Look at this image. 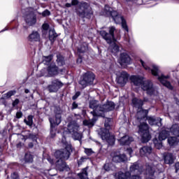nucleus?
<instances>
[{
  "label": "nucleus",
  "mask_w": 179,
  "mask_h": 179,
  "mask_svg": "<svg viewBox=\"0 0 179 179\" xmlns=\"http://www.w3.org/2000/svg\"><path fill=\"white\" fill-rule=\"evenodd\" d=\"M134 138L130 137L129 136H124L120 139L118 140L120 145L124 146L125 145H129L131 142H133Z\"/></svg>",
  "instance_id": "obj_27"
},
{
  "label": "nucleus",
  "mask_w": 179,
  "mask_h": 179,
  "mask_svg": "<svg viewBox=\"0 0 179 179\" xmlns=\"http://www.w3.org/2000/svg\"><path fill=\"white\" fill-rule=\"evenodd\" d=\"M179 140L177 137H169L168 143L171 146H177L178 145Z\"/></svg>",
  "instance_id": "obj_29"
},
{
  "label": "nucleus",
  "mask_w": 179,
  "mask_h": 179,
  "mask_svg": "<svg viewBox=\"0 0 179 179\" xmlns=\"http://www.w3.org/2000/svg\"><path fill=\"white\" fill-rule=\"evenodd\" d=\"M130 80L134 86H141V89L147 92L148 94L150 96L155 94L156 90L153 87V83L151 81L145 80L143 77L139 76H131Z\"/></svg>",
  "instance_id": "obj_4"
},
{
  "label": "nucleus",
  "mask_w": 179,
  "mask_h": 179,
  "mask_svg": "<svg viewBox=\"0 0 179 179\" xmlns=\"http://www.w3.org/2000/svg\"><path fill=\"white\" fill-rule=\"evenodd\" d=\"M140 155L141 156H145L148 157L150 162H153L155 165H157V160L158 157L156 156V154L152 152V148L149 146H144L140 149Z\"/></svg>",
  "instance_id": "obj_14"
},
{
  "label": "nucleus",
  "mask_w": 179,
  "mask_h": 179,
  "mask_svg": "<svg viewBox=\"0 0 179 179\" xmlns=\"http://www.w3.org/2000/svg\"><path fill=\"white\" fill-rule=\"evenodd\" d=\"M24 93H26L27 94L28 93H30V90L29 89H25Z\"/></svg>",
  "instance_id": "obj_57"
},
{
  "label": "nucleus",
  "mask_w": 179,
  "mask_h": 179,
  "mask_svg": "<svg viewBox=\"0 0 179 179\" xmlns=\"http://www.w3.org/2000/svg\"><path fill=\"white\" fill-rule=\"evenodd\" d=\"M50 15H51V12H50V10H45L42 13V16H43L44 17H45V16H50Z\"/></svg>",
  "instance_id": "obj_41"
},
{
  "label": "nucleus",
  "mask_w": 179,
  "mask_h": 179,
  "mask_svg": "<svg viewBox=\"0 0 179 179\" xmlns=\"http://www.w3.org/2000/svg\"><path fill=\"white\" fill-rule=\"evenodd\" d=\"M85 160H87V157H81L80 159L78 161V164H82L83 162H85Z\"/></svg>",
  "instance_id": "obj_44"
},
{
  "label": "nucleus",
  "mask_w": 179,
  "mask_h": 179,
  "mask_svg": "<svg viewBox=\"0 0 179 179\" xmlns=\"http://www.w3.org/2000/svg\"><path fill=\"white\" fill-rule=\"evenodd\" d=\"M78 3H79V1L78 0H72L71 1V5H73V6H75V5H78Z\"/></svg>",
  "instance_id": "obj_49"
},
{
  "label": "nucleus",
  "mask_w": 179,
  "mask_h": 179,
  "mask_svg": "<svg viewBox=\"0 0 179 179\" xmlns=\"http://www.w3.org/2000/svg\"><path fill=\"white\" fill-rule=\"evenodd\" d=\"M85 153L88 156H92V154L94 153V152L91 148H85Z\"/></svg>",
  "instance_id": "obj_40"
},
{
  "label": "nucleus",
  "mask_w": 179,
  "mask_h": 179,
  "mask_svg": "<svg viewBox=\"0 0 179 179\" xmlns=\"http://www.w3.org/2000/svg\"><path fill=\"white\" fill-rule=\"evenodd\" d=\"M105 16H108L109 17H112L116 24H119L121 23L122 28L128 32V26L127 25V21L121 16V15L118 14V13L114 10H113L110 6H105V8L103 12L101 13Z\"/></svg>",
  "instance_id": "obj_5"
},
{
  "label": "nucleus",
  "mask_w": 179,
  "mask_h": 179,
  "mask_svg": "<svg viewBox=\"0 0 179 179\" xmlns=\"http://www.w3.org/2000/svg\"><path fill=\"white\" fill-rule=\"evenodd\" d=\"M78 176L80 179H89V177L87 176V168L83 169Z\"/></svg>",
  "instance_id": "obj_30"
},
{
  "label": "nucleus",
  "mask_w": 179,
  "mask_h": 179,
  "mask_svg": "<svg viewBox=\"0 0 179 179\" xmlns=\"http://www.w3.org/2000/svg\"><path fill=\"white\" fill-rule=\"evenodd\" d=\"M157 166V167H160V169H162V167H163V166L162 164H158Z\"/></svg>",
  "instance_id": "obj_59"
},
{
  "label": "nucleus",
  "mask_w": 179,
  "mask_h": 179,
  "mask_svg": "<svg viewBox=\"0 0 179 179\" xmlns=\"http://www.w3.org/2000/svg\"><path fill=\"white\" fill-rule=\"evenodd\" d=\"M138 121H142V120H148L150 125H157V127H162V119L160 117H148L143 118L137 119Z\"/></svg>",
  "instance_id": "obj_21"
},
{
  "label": "nucleus",
  "mask_w": 179,
  "mask_h": 179,
  "mask_svg": "<svg viewBox=\"0 0 179 179\" xmlns=\"http://www.w3.org/2000/svg\"><path fill=\"white\" fill-rule=\"evenodd\" d=\"M22 115H23V114L22 113V112H17L16 113L17 118H22Z\"/></svg>",
  "instance_id": "obj_48"
},
{
  "label": "nucleus",
  "mask_w": 179,
  "mask_h": 179,
  "mask_svg": "<svg viewBox=\"0 0 179 179\" xmlns=\"http://www.w3.org/2000/svg\"><path fill=\"white\" fill-rule=\"evenodd\" d=\"M58 35L55 33V30L54 29H50L49 30V39L50 41H54V39L57 38V36Z\"/></svg>",
  "instance_id": "obj_33"
},
{
  "label": "nucleus",
  "mask_w": 179,
  "mask_h": 179,
  "mask_svg": "<svg viewBox=\"0 0 179 179\" xmlns=\"http://www.w3.org/2000/svg\"><path fill=\"white\" fill-rule=\"evenodd\" d=\"M162 140H158L157 138H155L153 140L155 146L157 149H162V148H163V144H162Z\"/></svg>",
  "instance_id": "obj_34"
},
{
  "label": "nucleus",
  "mask_w": 179,
  "mask_h": 179,
  "mask_svg": "<svg viewBox=\"0 0 179 179\" xmlns=\"http://www.w3.org/2000/svg\"><path fill=\"white\" fill-rule=\"evenodd\" d=\"M58 73V67L55 64L52 63L47 69H43L41 71L40 76H55Z\"/></svg>",
  "instance_id": "obj_17"
},
{
  "label": "nucleus",
  "mask_w": 179,
  "mask_h": 179,
  "mask_svg": "<svg viewBox=\"0 0 179 179\" xmlns=\"http://www.w3.org/2000/svg\"><path fill=\"white\" fill-rule=\"evenodd\" d=\"M68 131L75 141H80L82 139V133H79V124L75 121H72L68 124Z\"/></svg>",
  "instance_id": "obj_13"
},
{
  "label": "nucleus",
  "mask_w": 179,
  "mask_h": 179,
  "mask_svg": "<svg viewBox=\"0 0 179 179\" xmlns=\"http://www.w3.org/2000/svg\"><path fill=\"white\" fill-rule=\"evenodd\" d=\"M77 64H82V57H79L77 59Z\"/></svg>",
  "instance_id": "obj_55"
},
{
  "label": "nucleus",
  "mask_w": 179,
  "mask_h": 179,
  "mask_svg": "<svg viewBox=\"0 0 179 179\" xmlns=\"http://www.w3.org/2000/svg\"><path fill=\"white\" fill-rule=\"evenodd\" d=\"M132 62V60L131 59V57H129V55H127V52H123L120 54V57L119 59V64L124 66V65H129Z\"/></svg>",
  "instance_id": "obj_22"
},
{
  "label": "nucleus",
  "mask_w": 179,
  "mask_h": 179,
  "mask_svg": "<svg viewBox=\"0 0 179 179\" xmlns=\"http://www.w3.org/2000/svg\"><path fill=\"white\" fill-rule=\"evenodd\" d=\"M175 167H176V173H178V170H179V162H177V163L175 164Z\"/></svg>",
  "instance_id": "obj_51"
},
{
  "label": "nucleus",
  "mask_w": 179,
  "mask_h": 179,
  "mask_svg": "<svg viewBox=\"0 0 179 179\" xmlns=\"http://www.w3.org/2000/svg\"><path fill=\"white\" fill-rule=\"evenodd\" d=\"M163 157L166 164H173V163H174V160H176L174 155L170 152H164L163 154Z\"/></svg>",
  "instance_id": "obj_26"
},
{
  "label": "nucleus",
  "mask_w": 179,
  "mask_h": 179,
  "mask_svg": "<svg viewBox=\"0 0 179 179\" xmlns=\"http://www.w3.org/2000/svg\"><path fill=\"white\" fill-rule=\"evenodd\" d=\"M99 135L101 136L102 141H106V142L110 146H113L115 143V137L113 135L110 134L108 129H100L98 131Z\"/></svg>",
  "instance_id": "obj_15"
},
{
  "label": "nucleus",
  "mask_w": 179,
  "mask_h": 179,
  "mask_svg": "<svg viewBox=\"0 0 179 179\" xmlns=\"http://www.w3.org/2000/svg\"><path fill=\"white\" fill-rule=\"evenodd\" d=\"M94 73L92 72H87L83 76V78L80 80V85L83 87H86L89 86V85H93V82H94Z\"/></svg>",
  "instance_id": "obj_18"
},
{
  "label": "nucleus",
  "mask_w": 179,
  "mask_h": 179,
  "mask_svg": "<svg viewBox=\"0 0 179 179\" xmlns=\"http://www.w3.org/2000/svg\"><path fill=\"white\" fill-rule=\"evenodd\" d=\"M127 34H125V38H127Z\"/></svg>",
  "instance_id": "obj_62"
},
{
  "label": "nucleus",
  "mask_w": 179,
  "mask_h": 179,
  "mask_svg": "<svg viewBox=\"0 0 179 179\" xmlns=\"http://www.w3.org/2000/svg\"><path fill=\"white\" fill-rule=\"evenodd\" d=\"M16 94V91L11 90L7 92L6 94H4L3 95V99H9L10 97H12V96H15Z\"/></svg>",
  "instance_id": "obj_37"
},
{
  "label": "nucleus",
  "mask_w": 179,
  "mask_h": 179,
  "mask_svg": "<svg viewBox=\"0 0 179 179\" xmlns=\"http://www.w3.org/2000/svg\"><path fill=\"white\" fill-rule=\"evenodd\" d=\"M140 62L145 71L148 72H151L152 75L154 76H158L157 79L160 83L163 85V86H165V87H167V89H169V90H173V85L170 83V82L167 81V79H169V76H165L163 74L159 76V73H160V67L159 66L153 64L152 66V69H150V67L146 65V63H145L144 61L140 60Z\"/></svg>",
  "instance_id": "obj_2"
},
{
  "label": "nucleus",
  "mask_w": 179,
  "mask_h": 179,
  "mask_svg": "<svg viewBox=\"0 0 179 179\" xmlns=\"http://www.w3.org/2000/svg\"><path fill=\"white\" fill-rule=\"evenodd\" d=\"M71 152H72L71 145H67L64 149L55 152V156L56 159H59V160L56 162V167L59 170V171H64V170L69 169V168L66 166V163H65L64 160H68L69 159Z\"/></svg>",
  "instance_id": "obj_3"
},
{
  "label": "nucleus",
  "mask_w": 179,
  "mask_h": 179,
  "mask_svg": "<svg viewBox=\"0 0 179 179\" xmlns=\"http://www.w3.org/2000/svg\"><path fill=\"white\" fill-rule=\"evenodd\" d=\"M103 169L106 171H110L114 169V166L112 164H105Z\"/></svg>",
  "instance_id": "obj_39"
},
{
  "label": "nucleus",
  "mask_w": 179,
  "mask_h": 179,
  "mask_svg": "<svg viewBox=\"0 0 179 179\" xmlns=\"http://www.w3.org/2000/svg\"><path fill=\"white\" fill-rule=\"evenodd\" d=\"M31 97L33 99V94L31 95Z\"/></svg>",
  "instance_id": "obj_63"
},
{
  "label": "nucleus",
  "mask_w": 179,
  "mask_h": 179,
  "mask_svg": "<svg viewBox=\"0 0 179 179\" xmlns=\"http://www.w3.org/2000/svg\"><path fill=\"white\" fill-rule=\"evenodd\" d=\"M6 30H8V29H3L1 31H6Z\"/></svg>",
  "instance_id": "obj_61"
},
{
  "label": "nucleus",
  "mask_w": 179,
  "mask_h": 179,
  "mask_svg": "<svg viewBox=\"0 0 179 179\" xmlns=\"http://www.w3.org/2000/svg\"><path fill=\"white\" fill-rule=\"evenodd\" d=\"M24 122L27 124V125H29V127H31L33 125V116L32 115H29L27 119L24 120Z\"/></svg>",
  "instance_id": "obj_36"
},
{
  "label": "nucleus",
  "mask_w": 179,
  "mask_h": 179,
  "mask_svg": "<svg viewBox=\"0 0 179 179\" xmlns=\"http://www.w3.org/2000/svg\"><path fill=\"white\" fill-rule=\"evenodd\" d=\"M72 108L75 109V108H78V103H76V102H73L72 104Z\"/></svg>",
  "instance_id": "obj_52"
},
{
  "label": "nucleus",
  "mask_w": 179,
  "mask_h": 179,
  "mask_svg": "<svg viewBox=\"0 0 179 179\" xmlns=\"http://www.w3.org/2000/svg\"><path fill=\"white\" fill-rule=\"evenodd\" d=\"M19 99H16L13 102V107H15V106H17V104H19Z\"/></svg>",
  "instance_id": "obj_47"
},
{
  "label": "nucleus",
  "mask_w": 179,
  "mask_h": 179,
  "mask_svg": "<svg viewBox=\"0 0 179 179\" xmlns=\"http://www.w3.org/2000/svg\"><path fill=\"white\" fill-rule=\"evenodd\" d=\"M60 87H62V83L58 80H52V84L48 86V89L50 93L58 92Z\"/></svg>",
  "instance_id": "obj_20"
},
{
  "label": "nucleus",
  "mask_w": 179,
  "mask_h": 179,
  "mask_svg": "<svg viewBox=\"0 0 179 179\" xmlns=\"http://www.w3.org/2000/svg\"><path fill=\"white\" fill-rule=\"evenodd\" d=\"M11 178H13V179H19V176L17 175V173H13L11 175Z\"/></svg>",
  "instance_id": "obj_45"
},
{
  "label": "nucleus",
  "mask_w": 179,
  "mask_h": 179,
  "mask_svg": "<svg viewBox=\"0 0 179 179\" xmlns=\"http://www.w3.org/2000/svg\"><path fill=\"white\" fill-rule=\"evenodd\" d=\"M62 114V110L61 108H58L57 110L55 111V117H50L49 121L50 122V136L51 138H55V135H57V131L54 130V128L57 127V125H59L61 124V115Z\"/></svg>",
  "instance_id": "obj_9"
},
{
  "label": "nucleus",
  "mask_w": 179,
  "mask_h": 179,
  "mask_svg": "<svg viewBox=\"0 0 179 179\" xmlns=\"http://www.w3.org/2000/svg\"><path fill=\"white\" fill-rule=\"evenodd\" d=\"M34 145L33 143H29V148H33Z\"/></svg>",
  "instance_id": "obj_58"
},
{
  "label": "nucleus",
  "mask_w": 179,
  "mask_h": 179,
  "mask_svg": "<svg viewBox=\"0 0 179 179\" xmlns=\"http://www.w3.org/2000/svg\"><path fill=\"white\" fill-rule=\"evenodd\" d=\"M48 161L49 162V163H50V164H54V160L51 159V157H48Z\"/></svg>",
  "instance_id": "obj_53"
},
{
  "label": "nucleus",
  "mask_w": 179,
  "mask_h": 179,
  "mask_svg": "<svg viewBox=\"0 0 179 179\" xmlns=\"http://www.w3.org/2000/svg\"><path fill=\"white\" fill-rule=\"evenodd\" d=\"M138 134L141 136V141L143 143H146V142H149L150 138V134L149 133V126L148 124L145 122H141L138 126Z\"/></svg>",
  "instance_id": "obj_12"
},
{
  "label": "nucleus",
  "mask_w": 179,
  "mask_h": 179,
  "mask_svg": "<svg viewBox=\"0 0 179 179\" xmlns=\"http://www.w3.org/2000/svg\"><path fill=\"white\" fill-rule=\"evenodd\" d=\"M115 177L116 179H141V177L136 175H133L131 176V173L129 172H126V173H124L121 171L116 173Z\"/></svg>",
  "instance_id": "obj_23"
},
{
  "label": "nucleus",
  "mask_w": 179,
  "mask_h": 179,
  "mask_svg": "<svg viewBox=\"0 0 179 179\" xmlns=\"http://www.w3.org/2000/svg\"><path fill=\"white\" fill-rule=\"evenodd\" d=\"M155 166H152V165H150V162H149V164L145 165V171H142V167L139 166L138 162H135L130 166V172L133 174H142V173H143V174L152 176L157 171L155 170Z\"/></svg>",
  "instance_id": "obj_7"
},
{
  "label": "nucleus",
  "mask_w": 179,
  "mask_h": 179,
  "mask_svg": "<svg viewBox=\"0 0 179 179\" xmlns=\"http://www.w3.org/2000/svg\"><path fill=\"white\" fill-rule=\"evenodd\" d=\"M100 35L106 40L108 44H110L109 50L115 55L117 52L120 51V48L115 43L117 39L120 38V31H118L115 27H110L109 34L104 30H101L100 31Z\"/></svg>",
  "instance_id": "obj_1"
},
{
  "label": "nucleus",
  "mask_w": 179,
  "mask_h": 179,
  "mask_svg": "<svg viewBox=\"0 0 179 179\" xmlns=\"http://www.w3.org/2000/svg\"><path fill=\"white\" fill-rule=\"evenodd\" d=\"M86 50H87V48L84 47V48H82L81 49L78 48V52L82 53V52H85V51H86Z\"/></svg>",
  "instance_id": "obj_46"
},
{
  "label": "nucleus",
  "mask_w": 179,
  "mask_h": 179,
  "mask_svg": "<svg viewBox=\"0 0 179 179\" xmlns=\"http://www.w3.org/2000/svg\"><path fill=\"white\" fill-rule=\"evenodd\" d=\"M29 138L32 139L33 142H37V136L36 135L30 134Z\"/></svg>",
  "instance_id": "obj_42"
},
{
  "label": "nucleus",
  "mask_w": 179,
  "mask_h": 179,
  "mask_svg": "<svg viewBox=\"0 0 179 179\" xmlns=\"http://www.w3.org/2000/svg\"><path fill=\"white\" fill-rule=\"evenodd\" d=\"M62 143H63L64 145H66V138H65V136L62 137Z\"/></svg>",
  "instance_id": "obj_50"
},
{
  "label": "nucleus",
  "mask_w": 179,
  "mask_h": 179,
  "mask_svg": "<svg viewBox=\"0 0 179 179\" xmlns=\"http://www.w3.org/2000/svg\"><path fill=\"white\" fill-rule=\"evenodd\" d=\"M66 8H71L72 6V3H66L65 5Z\"/></svg>",
  "instance_id": "obj_56"
},
{
  "label": "nucleus",
  "mask_w": 179,
  "mask_h": 179,
  "mask_svg": "<svg viewBox=\"0 0 179 179\" xmlns=\"http://www.w3.org/2000/svg\"><path fill=\"white\" fill-rule=\"evenodd\" d=\"M105 127H107V124H105Z\"/></svg>",
  "instance_id": "obj_64"
},
{
  "label": "nucleus",
  "mask_w": 179,
  "mask_h": 179,
  "mask_svg": "<svg viewBox=\"0 0 179 179\" xmlns=\"http://www.w3.org/2000/svg\"><path fill=\"white\" fill-rule=\"evenodd\" d=\"M127 151L129 152V156L132 155V148H127Z\"/></svg>",
  "instance_id": "obj_54"
},
{
  "label": "nucleus",
  "mask_w": 179,
  "mask_h": 179,
  "mask_svg": "<svg viewBox=\"0 0 179 179\" xmlns=\"http://www.w3.org/2000/svg\"><path fill=\"white\" fill-rule=\"evenodd\" d=\"M113 162L115 163H122V162H127L128 158L125 155L120 153V152H113L110 154Z\"/></svg>",
  "instance_id": "obj_19"
},
{
  "label": "nucleus",
  "mask_w": 179,
  "mask_h": 179,
  "mask_svg": "<svg viewBox=\"0 0 179 179\" xmlns=\"http://www.w3.org/2000/svg\"><path fill=\"white\" fill-rule=\"evenodd\" d=\"M48 29H50V25L48 24H43L42 26V33L43 36H45L47 34V31H48Z\"/></svg>",
  "instance_id": "obj_38"
},
{
  "label": "nucleus",
  "mask_w": 179,
  "mask_h": 179,
  "mask_svg": "<svg viewBox=\"0 0 179 179\" xmlns=\"http://www.w3.org/2000/svg\"><path fill=\"white\" fill-rule=\"evenodd\" d=\"M77 13L79 14V16L81 17H87V19H90L93 16V10H92V7L90 5L86 2H82L78 4L77 8Z\"/></svg>",
  "instance_id": "obj_8"
},
{
  "label": "nucleus",
  "mask_w": 179,
  "mask_h": 179,
  "mask_svg": "<svg viewBox=\"0 0 179 179\" xmlns=\"http://www.w3.org/2000/svg\"><path fill=\"white\" fill-rule=\"evenodd\" d=\"M115 108V105L112 101H108L106 104L102 105L101 106V111L102 117H103V113H107V111H113Z\"/></svg>",
  "instance_id": "obj_24"
},
{
  "label": "nucleus",
  "mask_w": 179,
  "mask_h": 179,
  "mask_svg": "<svg viewBox=\"0 0 179 179\" xmlns=\"http://www.w3.org/2000/svg\"><path fill=\"white\" fill-rule=\"evenodd\" d=\"M28 41H30L31 43L40 41V34H38V32L36 31H32L28 37Z\"/></svg>",
  "instance_id": "obj_28"
},
{
  "label": "nucleus",
  "mask_w": 179,
  "mask_h": 179,
  "mask_svg": "<svg viewBox=\"0 0 179 179\" xmlns=\"http://www.w3.org/2000/svg\"><path fill=\"white\" fill-rule=\"evenodd\" d=\"M159 173H162V169H158Z\"/></svg>",
  "instance_id": "obj_60"
},
{
  "label": "nucleus",
  "mask_w": 179,
  "mask_h": 179,
  "mask_svg": "<svg viewBox=\"0 0 179 179\" xmlns=\"http://www.w3.org/2000/svg\"><path fill=\"white\" fill-rule=\"evenodd\" d=\"M171 133L172 135L175 136H179V126L177 124H173L171 129H165L162 130L159 135V141H164L167 139V137L170 135L169 133Z\"/></svg>",
  "instance_id": "obj_11"
},
{
  "label": "nucleus",
  "mask_w": 179,
  "mask_h": 179,
  "mask_svg": "<svg viewBox=\"0 0 179 179\" xmlns=\"http://www.w3.org/2000/svg\"><path fill=\"white\" fill-rule=\"evenodd\" d=\"M51 61H52V55L43 57V63L45 65H48L51 62Z\"/></svg>",
  "instance_id": "obj_31"
},
{
  "label": "nucleus",
  "mask_w": 179,
  "mask_h": 179,
  "mask_svg": "<svg viewBox=\"0 0 179 179\" xmlns=\"http://www.w3.org/2000/svg\"><path fill=\"white\" fill-rule=\"evenodd\" d=\"M80 96V92H77L73 96V100H76Z\"/></svg>",
  "instance_id": "obj_43"
},
{
  "label": "nucleus",
  "mask_w": 179,
  "mask_h": 179,
  "mask_svg": "<svg viewBox=\"0 0 179 179\" xmlns=\"http://www.w3.org/2000/svg\"><path fill=\"white\" fill-rule=\"evenodd\" d=\"M57 59V62L59 66H62V65H65V59H64V57L61 55H58Z\"/></svg>",
  "instance_id": "obj_32"
},
{
  "label": "nucleus",
  "mask_w": 179,
  "mask_h": 179,
  "mask_svg": "<svg viewBox=\"0 0 179 179\" xmlns=\"http://www.w3.org/2000/svg\"><path fill=\"white\" fill-rule=\"evenodd\" d=\"M132 104L134 107L138 108L136 118L137 120H141V118H146L148 117V110L142 109L143 106V101L138 98H134L132 99Z\"/></svg>",
  "instance_id": "obj_10"
},
{
  "label": "nucleus",
  "mask_w": 179,
  "mask_h": 179,
  "mask_svg": "<svg viewBox=\"0 0 179 179\" xmlns=\"http://www.w3.org/2000/svg\"><path fill=\"white\" fill-rule=\"evenodd\" d=\"M128 73L126 71H121L120 76L117 78V82L119 85H125L128 82Z\"/></svg>",
  "instance_id": "obj_25"
},
{
  "label": "nucleus",
  "mask_w": 179,
  "mask_h": 179,
  "mask_svg": "<svg viewBox=\"0 0 179 179\" xmlns=\"http://www.w3.org/2000/svg\"><path fill=\"white\" fill-rule=\"evenodd\" d=\"M24 160L27 163H32L33 162V155L30 152H27L25 154Z\"/></svg>",
  "instance_id": "obj_35"
},
{
  "label": "nucleus",
  "mask_w": 179,
  "mask_h": 179,
  "mask_svg": "<svg viewBox=\"0 0 179 179\" xmlns=\"http://www.w3.org/2000/svg\"><path fill=\"white\" fill-rule=\"evenodd\" d=\"M24 19L28 26H34L37 22V17L33 12V8H27L24 13Z\"/></svg>",
  "instance_id": "obj_16"
},
{
  "label": "nucleus",
  "mask_w": 179,
  "mask_h": 179,
  "mask_svg": "<svg viewBox=\"0 0 179 179\" xmlns=\"http://www.w3.org/2000/svg\"><path fill=\"white\" fill-rule=\"evenodd\" d=\"M90 108H92L94 110L92 112H91V114L93 115V118L90 120H84L83 124L84 125H86L87 127H89V128L93 127L94 125V122H96V117H103V114L101 113V105L99 104V101L96 100H92L90 102Z\"/></svg>",
  "instance_id": "obj_6"
}]
</instances>
